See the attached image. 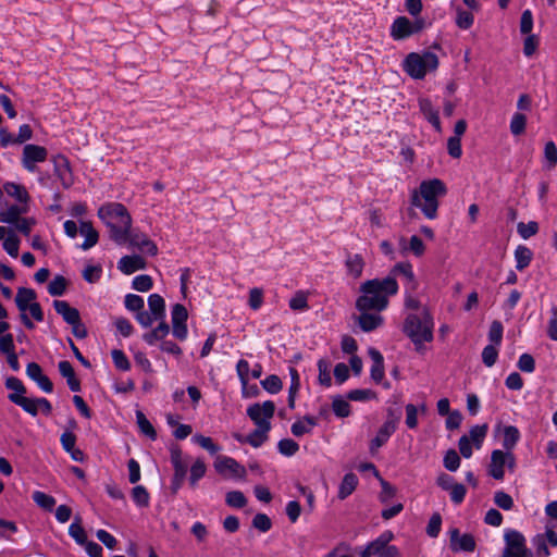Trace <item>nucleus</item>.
<instances>
[{
    "mask_svg": "<svg viewBox=\"0 0 557 557\" xmlns=\"http://www.w3.org/2000/svg\"><path fill=\"white\" fill-rule=\"evenodd\" d=\"M361 296L356 300L359 311L381 312L388 306V297L397 294L398 284L392 276L383 280L374 278L360 285Z\"/></svg>",
    "mask_w": 557,
    "mask_h": 557,
    "instance_id": "obj_1",
    "label": "nucleus"
},
{
    "mask_svg": "<svg viewBox=\"0 0 557 557\" xmlns=\"http://www.w3.org/2000/svg\"><path fill=\"white\" fill-rule=\"evenodd\" d=\"M98 216L110 230V237L117 244L128 242L131 216L121 203H109L99 208Z\"/></svg>",
    "mask_w": 557,
    "mask_h": 557,
    "instance_id": "obj_2",
    "label": "nucleus"
},
{
    "mask_svg": "<svg viewBox=\"0 0 557 557\" xmlns=\"http://www.w3.org/2000/svg\"><path fill=\"white\" fill-rule=\"evenodd\" d=\"M447 194L443 181L433 178L423 181L418 190L411 195V205L419 208L425 218L433 220L437 216L438 198Z\"/></svg>",
    "mask_w": 557,
    "mask_h": 557,
    "instance_id": "obj_3",
    "label": "nucleus"
},
{
    "mask_svg": "<svg viewBox=\"0 0 557 557\" xmlns=\"http://www.w3.org/2000/svg\"><path fill=\"white\" fill-rule=\"evenodd\" d=\"M164 319L165 301L163 297L159 294H151L148 297V311H141V326H150L154 322H159V324L154 330L144 335L148 344L153 345L169 334L170 327Z\"/></svg>",
    "mask_w": 557,
    "mask_h": 557,
    "instance_id": "obj_4",
    "label": "nucleus"
},
{
    "mask_svg": "<svg viewBox=\"0 0 557 557\" xmlns=\"http://www.w3.org/2000/svg\"><path fill=\"white\" fill-rule=\"evenodd\" d=\"M434 321L428 309L421 314L410 313L404 322L403 332L411 339L418 352H423L424 344L433 341Z\"/></svg>",
    "mask_w": 557,
    "mask_h": 557,
    "instance_id": "obj_5",
    "label": "nucleus"
},
{
    "mask_svg": "<svg viewBox=\"0 0 557 557\" xmlns=\"http://www.w3.org/2000/svg\"><path fill=\"white\" fill-rule=\"evenodd\" d=\"M438 66V58L433 52H424L422 54L411 52L404 62V70L412 78L421 79L429 71H433Z\"/></svg>",
    "mask_w": 557,
    "mask_h": 557,
    "instance_id": "obj_6",
    "label": "nucleus"
},
{
    "mask_svg": "<svg viewBox=\"0 0 557 557\" xmlns=\"http://www.w3.org/2000/svg\"><path fill=\"white\" fill-rule=\"evenodd\" d=\"M506 546L502 557H530V552L525 545V537L516 530H508L505 533Z\"/></svg>",
    "mask_w": 557,
    "mask_h": 557,
    "instance_id": "obj_7",
    "label": "nucleus"
},
{
    "mask_svg": "<svg viewBox=\"0 0 557 557\" xmlns=\"http://www.w3.org/2000/svg\"><path fill=\"white\" fill-rule=\"evenodd\" d=\"M275 412V404L272 400H267L262 404L256 403L247 408V416L258 428L271 425L270 420Z\"/></svg>",
    "mask_w": 557,
    "mask_h": 557,
    "instance_id": "obj_8",
    "label": "nucleus"
},
{
    "mask_svg": "<svg viewBox=\"0 0 557 557\" xmlns=\"http://www.w3.org/2000/svg\"><path fill=\"white\" fill-rule=\"evenodd\" d=\"M47 156L48 151L45 147L27 144L23 148L22 164L28 172H35L36 163L44 162Z\"/></svg>",
    "mask_w": 557,
    "mask_h": 557,
    "instance_id": "obj_9",
    "label": "nucleus"
},
{
    "mask_svg": "<svg viewBox=\"0 0 557 557\" xmlns=\"http://www.w3.org/2000/svg\"><path fill=\"white\" fill-rule=\"evenodd\" d=\"M423 26L422 21L411 23L407 17H397L392 25V36L395 39H404L410 35L419 32Z\"/></svg>",
    "mask_w": 557,
    "mask_h": 557,
    "instance_id": "obj_10",
    "label": "nucleus"
},
{
    "mask_svg": "<svg viewBox=\"0 0 557 557\" xmlns=\"http://www.w3.org/2000/svg\"><path fill=\"white\" fill-rule=\"evenodd\" d=\"M215 470L223 474L230 471L234 478L244 479L246 476V469L239 465L234 458L227 456H219L214 462Z\"/></svg>",
    "mask_w": 557,
    "mask_h": 557,
    "instance_id": "obj_11",
    "label": "nucleus"
},
{
    "mask_svg": "<svg viewBox=\"0 0 557 557\" xmlns=\"http://www.w3.org/2000/svg\"><path fill=\"white\" fill-rule=\"evenodd\" d=\"M450 548L454 552H473L475 549V540L469 534H460L458 529H451L449 532Z\"/></svg>",
    "mask_w": 557,
    "mask_h": 557,
    "instance_id": "obj_12",
    "label": "nucleus"
},
{
    "mask_svg": "<svg viewBox=\"0 0 557 557\" xmlns=\"http://www.w3.org/2000/svg\"><path fill=\"white\" fill-rule=\"evenodd\" d=\"M393 275L403 276L406 281V292L408 294L413 293L418 287V282L416 281L412 265L408 262H399L394 265L391 272Z\"/></svg>",
    "mask_w": 557,
    "mask_h": 557,
    "instance_id": "obj_13",
    "label": "nucleus"
},
{
    "mask_svg": "<svg viewBox=\"0 0 557 557\" xmlns=\"http://www.w3.org/2000/svg\"><path fill=\"white\" fill-rule=\"evenodd\" d=\"M54 172L61 181L64 188H69L73 184V176L69 160L63 156L54 159Z\"/></svg>",
    "mask_w": 557,
    "mask_h": 557,
    "instance_id": "obj_14",
    "label": "nucleus"
},
{
    "mask_svg": "<svg viewBox=\"0 0 557 557\" xmlns=\"http://www.w3.org/2000/svg\"><path fill=\"white\" fill-rule=\"evenodd\" d=\"M506 453L499 449L493 450L491 454V462L488 466V474L495 480H503L505 475L504 468L506 466Z\"/></svg>",
    "mask_w": 557,
    "mask_h": 557,
    "instance_id": "obj_15",
    "label": "nucleus"
},
{
    "mask_svg": "<svg viewBox=\"0 0 557 557\" xmlns=\"http://www.w3.org/2000/svg\"><path fill=\"white\" fill-rule=\"evenodd\" d=\"M53 308L67 324H77L79 322V311L76 308L71 307L67 301L54 300Z\"/></svg>",
    "mask_w": 557,
    "mask_h": 557,
    "instance_id": "obj_16",
    "label": "nucleus"
},
{
    "mask_svg": "<svg viewBox=\"0 0 557 557\" xmlns=\"http://www.w3.org/2000/svg\"><path fill=\"white\" fill-rule=\"evenodd\" d=\"M357 322L363 332H371L383 324V318L377 312L360 311Z\"/></svg>",
    "mask_w": 557,
    "mask_h": 557,
    "instance_id": "obj_17",
    "label": "nucleus"
},
{
    "mask_svg": "<svg viewBox=\"0 0 557 557\" xmlns=\"http://www.w3.org/2000/svg\"><path fill=\"white\" fill-rule=\"evenodd\" d=\"M502 431L503 442L502 445L506 451H511L520 440V432L513 425L497 426Z\"/></svg>",
    "mask_w": 557,
    "mask_h": 557,
    "instance_id": "obj_18",
    "label": "nucleus"
},
{
    "mask_svg": "<svg viewBox=\"0 0 557 557\" xmlns=\"http://www.w3.org/2000/svg\"><path fill=\"white\" fill-rule=\"evenodd\" d=\"M58 369H59L60 374L64 379H66L69 388L72 392H79L81 391V382L78 379H76L72 364L69 361L63 360V361L59 362Z\"/></svg>",
    "mask_w": 557,
    "mask_h": 557,
    "instance_id": "obj_19",
    "label": "nucleus"
},
{
    "mask_svg": "<svg viewBox=\"0 0 557 557\" xmlns=\"http://www.w3.org/2000/svg\"><path fill=\"white\" fill-rule=\"evenodd\" d=\"M369 356L371 357L373 363L371 367V379L375 383H380L384 377V359L382 354L375 348L369 349Z\"/></svg>",
    "mask_w": 557,
    "mask_h": 557,
    "instance_id": "obj_20",
    "label": "nucleus"
},
{
    "mask_svg": "<svg viewBox=\"0 0 557 557\" xmlns=\"http://www.w3.org/2000/svg\"><path fill=\"white\" fill-rule=\"evenodd\" d=\"M395 431L396 428H394L393 422H384L379 429L376 436L371 441L370 450L374 451L382 447Z\"/></svg>",
    "mask_w": 557,
    "mask_h": 557,
    "instance_id": "obj_21",
    "label": "nucleus"
},
{
    "mask_svg": "<svg viewBox=\"0 0 557 557\" xmlns=\"http://www.w3.org/2000/svg\"><path fill=\"white\" fill-rule=\"evenodd\" d=\"M37 295L32 288L20 287L15 296V304L21 312H26L28 307L35 302Z\"/></svg>",
    "mask_w": 557,
    "mask_h": 557,
    "instance_id": "obj_22",
    "label": "nucleus"
},
{
    "mask_svg": "<svg viewBox=\"0 0 557 557\" xmlns=\"http://www.w3.org/2000/svg\"><path fill=\"white\" fill-rule=\"evenodd\" d=\"M420 111L423 113L425 119L434 126V128L440 132L441 131V121L438 116V111L435 110L432 106V102L429 99H420L419 100Z\"/></svg>",
    "mask_w": 557,
    "mask_h": 557,
    "instance_id": "obj_23",
    "label": "nucleus"
},
{
    "mask_svg": "<svg viewBox=\"0 0 557 557\" xmlns=\"http://www.w3.org/2000/svg\"><path fill=\"white\" fill-rule=\"evenodd\" d=\"M8 398L11 403L23 408L24 411L32 414L33 417L37 416V404L36 399L25 397L21 394H9Z\"/></svg>",
    "mask_w": 557,
    "mask_h": 557,
    "instance_id": "obj_24",
    "label": "nucleus"
},
{
    "mask_svg": "<svg viewBox=\"0 0 557 557\" xmlns=\"http://www.w3.org/2000/svg\"><path fill=\"white\" fill-rule=\"evenodd\" d=\"M79 232L85 236V242L81 245L83 250H88L98 242V232L89 222H81Z\"/></svg>",
    "mask_w": 557,
    "mask_h": 557,
    "instance_id": "obj_25",
    "label": "nucleus"
},
{
    "mask_svg": "<svg viewBox=\"0 0 557 557\" xmlns=\"http://www.w3.org/2000/svg\"><path fill=\"white\" fill-rule=\"evenodd\" d=\"M357 485L358 478L355 473L349 472L345 474L338 488V498H347L356 490Z\"/></svg>",
    "mask_w": 557,
    "mask_h": 557,
    "instance_id": "obj_26",
    "label": "nucleus"
},
{
    "mask_svg": "<svg viewBox=\"0 0 557 557\" xmlns=\"http://www.w3.org/2000/svg\"><path fill=\"white\" fill-rule=\"evenodd\" d=\"M346 267L348 274L351 275L354 278H358L359 276H361L363 271V258L358 253L348 255L346 258Z\"/></svg>",
    "mask_w": 557,
    "mask_h": 557,
    "instance_id": "obj_27",
    "label": "nucleus"
},
{
    "mask_svg": "<svg viewBox=\"0 0 557 557\" xmlns=\"http://www.w3.org/2000/svg\"><path fill=\"white\" fill-rule=\"evenodd\" d=\"M394 539L392 531H384L374 541L370 542L372 555L380 557L387 544Z\"/></svg>",
    "mask_w": 557,
    "mask_h": 557,
    "instance_id": "obj_28",
    "label": "nucleus"
},
{
    "mask_svg": "<svg viewBox=\"0 0 557 557\" xmlns=\"http://www.w3.org/2000/svg\"><path fill=\"white\" fill-rule=\"evenodd\" d=\"M271 430V425H264L258 428L245 437L244 442L248 443L255 448L260 447L268 440V432Z\"/></svg>",
    "mask_w": 557,
    "mask_h": 557,
    "instance_id": "obj_29",
    "label": "nucleus"
},
{
    "mask_svg": "<svg viewBox=\"0 0 557 557\" xmlns=\"http://www.w3.org/2000/svg\"><path fill=\"white\" fill-rule=\"evenodd\" d=\"M533 253L530 248L525 246H518L515 250L516 269L519 271L524 270L532 261Z\"/></svg>",
    "mask_w": 557,
    "mask_h": 557,
    "instance_id": "obj_30",
    "label": "nucleus"
},
{
    "mask_svg": "<svg viewBox=\"0 0 557 557\" xmlns=\"http://www.w3.org/2000/svg\"><path fill=\"white\" fill-rule=\"evenodd\" d=\"M117 269L124 274H132L139 270V255L124 256L117 263Z\"/></svg>",
    "mask_w": 557,
    "mask_h": 557,
    "instance_id": "obj_31",
    "label": "nucleus"
},
{
    "mask_svg": "<svg viewBox=\"0 0 557 557\" xmlns=\"http://www.w3.org/2000/svg\"><path fill=\"white\" fill-rule=\"evenodd\" d=\"M81 517H75V520L69 528V534L75 540L77 544L83 545L87 542V536L84 528L81 525Z\"/></svg>",
    "mask_w": 557,
    "mask_h": 557,
    "instance_id": "obj_32",
    "label": "nucleus"
},
{
    "mask_svg": "<svg viewBox=\"0 0 557 557\" xmlns=\"http://www.w3.org/2000/svg\"><path fill=\"white\" fill-rule=\"evenodd\" d=\"M4 190L20 202H27L29 199L27 190L18 184L8 183L4 185Z\"/></svg>",
    "mask_w": 557,
    "mask_h": 557,
    "instance_id": "obj_33",
    "label": "nucleus"
},
{
    "mask_svg": "<svg viewBox=\"0 0 557 557\" xmlns=\"http://www.w3.org/2000/svg\"><path fill=\"white\" fill-rule=\"evenodd\" d=\"M32 497L37 506L47 511H51L55 505L54 497L40 491H35Z\"/></svg>",
    "mask_w": 557,
    "mask_h": 557,
    "instance_id": "obj_34",
    "label": "nucleus"
},
{
    "mask_svg": "<svg viewBox=\"0 0 557 557\" xmlns=\"http://www.w3.org/2000/svg\"><path fill=\"white\" fill-rule=\"evenodd\" d=\"M487 424L474 425L469 431V438L480 449L487 433Z\"/></svg>",
    "mask_w": 557,
    "mask_h": 557,
    "instance_id": "obj_35",
    "label": "nucleus"
},
{
    "mask_svg": "<svg viewBox=\"0 0 557 557\" xmlns=\"http://www.w3.org/2000/svg\"><path fill=\"white\" fill-rule=\"evenodd\" d=\"M225 503L232 508H243L247 504V498L240 491H231L226 493Z\"/></svg>",
    "mask_w": 557,
    "mask_h": 557,
    "instance_id": "obj_36",
    "label": "nucleus"
},
{
    "mask_svg": "<svg viewBox=\"0 0 557 557\" xmlns=\"http://www.w3.org/2000/svg\"><path fill=\"white\" fill-rule=\"evenodd\" d=\"M332 409L338 418H346L350 414L349 403L341 396L333 398Z\"/></svg>",
    "mask_w": 557,
    "mask_h": 557,
    "instance_id": "obj_37",
    "label": "nucleus"
},
{
    "mask_svg": "<svg viewBox=\"0 0 557 557\" xmlns=\"http://www.w3.org/2000/svg\"><path fill=\"white\" fill-rule=\"evenodd\" d=\"M67 282L64 276L57 275L48 285V293L51 296H62L66 290Z\"/></svg>",
    "mask_w": 557,
    "mask_h": 557,
    "instance_id": "obj_38",
    "label": "nucleus"
},
{
    "mask_svg": "<svg viewBox=\"0 0 557 557\" xmlns=\"http://www.w3.org/2000/svg\"><path fill=\"white\" fill-rule=\"evenodd\" d=\"M460 457L455 449H449L446 451L443 459V465L446 470L451 472L457 471L458 468L460 467Z\"/></svg>",
    "mask_w": 557,
    "mask_h": 557,
    "instance_id": "obj_39",
    "label": "nucleus"
},
{
    "mask_svg": "<svg viewBox=\"0 0 557 557\" xmlns=\"http://www.w3.org/2000/svg\"><path fill=\"white\" fill-rule=\"evenodd\" d=\"M278 451L287 457L294 456L298 449L299 445L290 438H283L277 444Z\"/></svg>",
    "mask_w": 557,
    "mask_h": 557,
    "instance_id": "obj_40",
    "label": "nucleus"
},
{
    "mask_svg": "<svg viewBox=\"0 0 557 557\" xmlns=\"http://www.w3.org/2000/svg\"><path fill=\"white\" fill-rule=\"evenodd\" d=\"M544 157L547 162V169H554L557 164V147L554 141H547L545 144Z\"/></svg>",
    "mask_w": 557,
    "mask_h": 557,
    "instance_id": "obj_41",
    "label": "nucleus"
},
{
    "mask_svg": "<svg viewBox=\"0 0 557 557\" xmlns=\"http://www.w3.org/2000/svg\"><path fill=\"white\" fill-rule=\"evenodd\" d=\"M527 117L522 113H515L510 122V132L513 135H521L525 131Z\"/></svg>",
    "mask_w": 557,
    "mask_h": 557,
    "instance_id": "obj_42",
    "label": "nucleus"
},
{
    "mask_svg": "<svg viewBox=\"0 0 557 557\" xmlns=\"http://www.w3.org/2000/svg\"><path fill=\"white\" fill-rule=\"evenodd\" d=\"M193 441L198 444L201 448L208 450L211 455L220 451V446L214 444L210 437L197 434L193 437Z\"/></svg>",
    "mask_w": 557,
    "mask_h": 557,
    "instance_id": "obj_43",
    "label": "nucleus"
},
{
    "mask_svg": "<svg viewBox=\"0 0 557 557\" xmlns=\"http://www.w3.org/2000/svg\"><path fill=\"white\" fill-rule=\"evenodd\" d=\"M261 385L267 392L271 394H277L282 389V381L275 374L267 376L263 381H261Z\"/></svg>",
    "mask_w": 557,
    "mask_h": 557,
    "instance_id": "obj_44",
    "label": "nucleus"
},
{
    "mask_svg": "<svg viewBox=\"0 0 557 557\" xmlns=\"http://www.w3.org/2000/svg\"><path fill=\"white\" fill-rule=\"evenodd\" d=\"M494 503L504 510H510L513 507L512 497L503 491H497L494 494Z\"/></svg>",
    "mask_w": 557,
    "mask_h": 557,
    "instance_id": "obj_45",
    "label": "nucleus"
},
{
    "mask_svg": "<svg viewBox=\"0 0 557 557\" xmlns=\"http://www.w3.org/2000/svg\"><path fill=\"white\" fill-rule=\"evenodd\" d=\"M474 17L471 12L458 9L456 24L461 29H468L472 26Z\"/></svg>",
    "mask_w": 557,
    "mask_h": 557,
    "instance_id": "obj_46",
    "label": "nucleus"
},
{
    "mask_svg": "<svg viewBox=\"0 0 557 557\" xmlns=\"http://www.w3.org/2000/svg\"><path fill=\"white\" fill-rule=\"evenodd\" d=\"M174 468V475L172 481V490L173 492H177V490L182 486L185 476L187 474L188 465L177 466Z\"/></svg>",
    "mask_w": 557,
    "mask_h": 557,
    "instance_id": "obj_47",
    "label": "nucleus"
},
{
    "mask_svg": "<svg viewBox=\"0 0 557 557\" xmlns=\"http://www.w3.org/2000/svg\"><path fill=\"white\" fill-rule=\"evenodd\" d=\"M319 382L324 386H331L332 379L329 370V362L324 359L318 361Z\"/></svg>",
    "mask_w": 557,
    "mask_h": 557,
    "instance_id": "obj_48",
    "label": "nucleus"
},
{
    "mask_svg": "<svg viewBox=\"0 0 557 557\" xmlns=\"http://www.w3.org/2000/svg\"><path fill=\"white\" fill-rule=\"evenodd\" d=\"M537 231H539V224L534 221H531L529 223L520 222L518 224V233L524 239H528L531 236L535 235L537 233Z\"/></svg>",
    "mask_w": 557,
    "mask_h": 557,
    "instance_id": "obj_49",
    "label": "nucleus"
},
{
    "mask_svg": "<svg viewBox=\"0 0 557 557\" xmlns=\"http://www.w3.org/2000/svg\"><path fill=\"white\" fill-rule=\"evenodd\" d=\"M112 359L114 362V366L122 371H127L131 368L129 361L125 354L120 349H113L112 352Z\"/></svg>",
    "mask_w": 557,
    "mask_h": 557,
    "instance_id": "obj_50",
    "label": "nucleus"
},
{
    "mask_svg": "<svg viewBox=\"0 0 557 557\" xmlns=\"http://www.w3.org/2000/svg\"><path fill=\"white\" fill-rule=\"evenodd\" d=\"M503 324L499 321H493L488 331V339L495 345H500L503 339Z\"/></svg>",
    "mask_w": 557,
    "mask_h": 557,
    "instance_id": "obj_51",
    "label": "nucleus"
},
{
    "mask_svg": "<svg viewBox=\"0 0 557 557\" xmlns=\"http://www.w3.org/2000/svg\"><path fill=\"white\" fill-rule=\"evenodd\" d=\"M20 239L15 235H9L3 240V249L13 258L18 256Z\"/></svg>",
    "mask_w": 557,
    "mask_h": 557,
    "instance_id": "obj_52",
    "label": "nucleus"
},
{
    "mask_svg": "<svg viewBox=\"0 0 557 557\" xmlns=\"http://www.w3.org/2000/svg\"><path fill=\"white\" fill-rule=\"evenodd\" d=\"M206 473V465L202 460H197L190 468V484L195 485Z\"/></svg>",
    "mask_w": 557,
    "mask_h": 557,
    "instance_id": "obj_53",
    "label": "nucleus"
},
{
    "mask_svg": "<svg viewBox=\"0 0 557 557\" xmlns=\"http://www.w3.org/2000/svg\"><path fill=\"white\" fill-rule=\"evenodd\" d=\"M498 351L494 345H487L482 351V361L486 367H492L497 360Z\"/></svg>",
    "mask_w": 557,
    "mask_h": 557,
    "instance_id": "obj_54",
    "label": "nucleus"
},
{
    "mask_svg": "<svg viewBox=\"0 0 557 557\" xmlns=\"http://www.w3.org/2000/svg\"><path fill=\"white\" fill-rule=\"evenodd\" d=\"M188 318V313L186 308L181 305L176 304L172 308V324H182L186 323Z\"/></svg>",
    "mask_w": 557,
    "mask_h": 557,
    "instance_id": "obj_55",
    "label": "nucleus"
},
{
    "mask_svg": "<svg viewBox=\"0 0 557 557\" xmlns=\"http://www.w3.org/2000/svg\"><path fill=\"white\" fill-rule=\"evenodd\" d=\"M252 525L261 532H268L272 527V522L265 513H257L252 519Z\"/></svg>",
    "mask_w": 557,
    "mask_h": 557,
    "instance_id": "obj_56",
    "label": "nucleus"
},
{
    "mask_svg": "<svg viewBox=\"0 0 557 557\" xmlns=\"http://www.w3.org/2000/svg\"><path fill=\"white\" fill-rule=\"evenodd\" d=\"M375 397L371 389H352L347 394V398L354 401H364Z\"/></svg>",
    "mask_w": 557,
    "mask_h": 557,
    "instance_id": "obj_57",
    "label": "nucleus"
},
{
    "mask_svg": "<svg viewBox=\"0 0 557 557\" xmlns=\"http://www.w3.org/2000/svg\"><path fill=\"white\" fill-rule=\"evenodd\" d=\"M289 307L293 310H306L308 309L307 296L302 292H297L294 297L289 300Z\"/></svg>",
    "mask_w": 557,
    "mask_h": 557,
    "instance_id": "obj_58",
    "label": "nucleus"
},
{
    "mask_svg": "<svg viewBox=\"0 0 557 557\" xmlns=\"http://www.w3.org/2000/svg\"><path fill=\"white\" fill-rule=\"evenodd\" d=\"M518 368L527 373H531L535 369L534 358L530 354H522L518 360Z\"/></svg>",
    "mask_w": 557,
    "mask_h": 557,
    "instance_id": "obj_59",
    "label": "nucleus"
},
{
    "mask_svg": "<svg viewBox=\"0 0 557 557\" xmlns=\"http://www.w3.org/2000/svg\"><path fill=\"white\" fill-rule=\"evenodd\" d=\"M442 518L440 513H434L428 523L426 533L431 537H436L441 531Z\"/></svg>",
    "mask_w": 557,
    "mask_h": 557,
    "instance_id": "obj_60",
    "label": "nucleus"
},
{
    "mask_svg": "<svg viewBox=\"0 0 557 557\" xmlns=\"http://www.w3.org/2000/svg\"><path fill=\"white\" fill-rule=\"evenodd\" d=\"M25 210L17 207V206H11L7 212L3 214L2 216V221L5 222V223H10V224H14L16 221H18L21 219V214L24 212Z\"/></svg>",
    "mask_w": 557,
    "mask_h": 557,
    "instance_id": "obj_61",
    "label": "nucleus"
},
{
    "mask_svg": "<svg viewBox=\"0 0 557 557\" xmlns=\"http://www.w3.org/2000/svg\"><path fill=\"white\" fill-rule=\"evenodd\" d=\"M449 492L451 502L459 505L463 502L467 490L463 484L455 483V485L449 490Z\"/></svg>",
    "mask_w": 557,
    "mask_h": 557,
    "instance_id": "obj_62",
    "label": "nucleus"
},
{
    "mask_svg": "<svg viewBox=\"0 0 557 557\" xmlns=\"http://www.w3.org/2000/svg\"><path fill=\"white\" fill-rule=\"evenodd\" d=\"M447 149H448V153L453 158H459L462 153L460 138L457 136L449 137L448 141H447Z\"/></svg>",
    "mask_w": 557,
    "mask_h": 557,
    "instance_id": "obj_63",
    "label": "nucleus"
},
{
    "mask_svg": "<svg viewBox=\"0 0 557 557\" xmlns=\"http://www.w3.org/2000/svg\"><path fill=\"white\" fill-rule=\"evenodd\" d=\"M550 314H552V317L549 319L547 334L550 339L557 341V307L556 306H554L550 309Z\"/></svg>",
    "mask_w": 557,
    "mask_h": 557,
    "instance_id": "obj_64",
    "label": "nucleus"
}]
</instances>
